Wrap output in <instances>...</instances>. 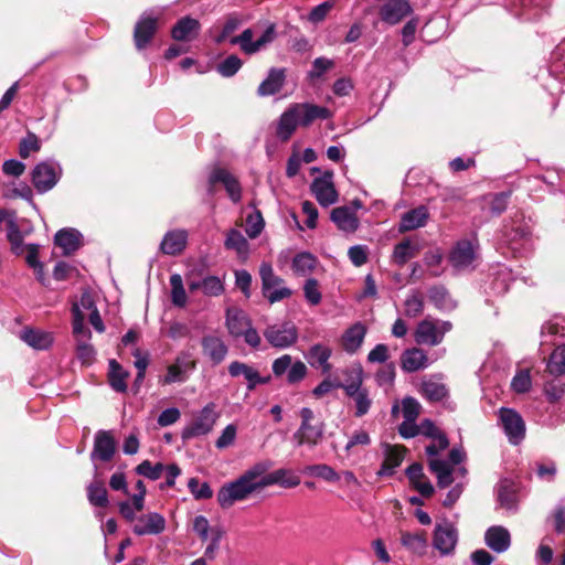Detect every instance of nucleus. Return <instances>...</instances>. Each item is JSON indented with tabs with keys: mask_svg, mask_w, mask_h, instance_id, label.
I'll return each instance as SVG.
<instances>
[{
	"mask_svg": "<svg viewBox=\"0 0 565 565\" xmlns=\"http://www.w3.org/2000/svg\"><path fill=\"white\" fill-rule=\"evenodd\" d=\"M332 113L329 108L311 103H295L289 105L280 115L276 136L279 140L288 141L298 127H309L317 119H329Z\"/></svg>",
	"mask_w": 565,
	"mask_h": 565,
	"instance_id": "nucleus-1",
	"label": "nucleus"
},
{
	"mask_svg": "<svg viewBox=\"0 0 565 565\" xmlns=\"http://www.w3.org/2000/svg\"><path fill=\"white\" fill-rule=\"evenodd\" d=\"M268 469L266 463H256L234 481L221 487L217 492V502L223 509H228L238 501H244L254 492L262 490L260 475Z\"/></svg>",
	"mask_w": 565,
	"mask_h": 565,
	"instance_id": "nucleus-2",
	"label": "nucleus"
},
{
	"mask_svg": "<svg viewBox=\"0 0 565 565\" xmlns=\"http://www.w3.org/2000/svg\"><path fill=\"white\" fill-rule=\"evenodd\" d=\"M225 318L226 328L233 338H243L245 343L253 349H257L260 345V335L253 327L250 318L244 310L239 308H228Z\"/></svg>",
	"mask_w": 565,
	"mask_h": 565,
	"instance_id": "nucleus-3",
	"label": "nucleus"
},
{
	"mask_svg": "<svg viewBox=\"0 0 565 565\" xmlns=\"http://www.w3.org/2000/svg\"><path fill=\"white\" fill-rule=\"evenodd\" d=\"M465 458V452L459 448H452L449 452L448 460L430 459L429 469L437 478L439 488H447L454 482V473L465 477L466 468H456Z\"/></svg>",
	"mask_w": 565,
	"mask_h": 565,
	"instance_id": "nucleus-4",
	"label": "nucleus"
},
{
	"mask_svg": "<svg viewBox=\"0 0 565 565\" xmlns=\"http://www.w3.org/2000/svg\"><path fill=\"white\" fill-rule=\"evenodd\" d=\"M300 426L294 434V439L298 446L307 445L309 447L317 446L323 437L324 424L322 420L315 416V413L309 407H302L299 412Z\"/></svg>",
	"mask_w": 565,
	"mask_h": 565,
	"instance_id": "nucleus-5",
	"label": "nucleus"
},
{
	"mask_svg": "<svg viewBox=\"0 0 565 565\" xmlns=\"http://www.w3.org/2000/svg\"><path fill=\"white\" fill-rule=\"evenodd\" d=\"M262 292L270 303H275L291 297L292 290L285 286V280L274 273L269 263L259 266Z\"/></svg>",
	"mask_w": 565,
	"mask_h": 565,
	"instance_id": "nucleus-6",
	"label": "nucleus"
},
{
	"mask_svg": "<svg viewBox=\"0 0 565 565\" xmlns=\"http://www.w3.org/2000/svg\"><path fill=\"white\" fill-rule=\"evenodd\" d=\"M478 248L479 245L476 238L458 241L449 253L450 265L458 271L475 269Z\"/></svg>",
	"mask_w": 565,
	"mask_h": 565,
	"instance_id": "nucleus-7",
	"label": "nucleus"
},
{
	"mask_svg": "<svg viewBox=\"0 0 565 565\" xmlns=\"http://www.w3.org/2000/svg\"><path fill=\"white\" fill-rule=\"evenodd\" d=\"M254 31L248 28L244 30L239 35L233 36L230 39V43L232 45H238L243 53L247 55H253L263 49H265L268 44L273 43L276 39V28L275 24H269L264 33L255 41H253Z\"/></svg>",
	"mask_w": 565,
	"mask_h": 565,
	"instance_id": "nucleus-8",
	"label": "nucleus"
},
{
	"mask_svg": "<svg viewBox=\"0 0 565 565\" xmlns=\"http://www.w3.org/2000/svg\"><path fill=\"white\" fill-rule=\"evenodd\" d=\"M451 328L452 326L449 321L426 318L418 323L414 338L418 344L435 347L443 341L444 335L450 331Z\"/></svg>",
	"mask_w": 565,
	"mask_h": 565,
	"instance_id": "nucleus-9",
	"label": "nucleus"
},
{
	"mask_svg": "<svg viewBox=\"0 0 565 565\" xmlns=\"http://www.w3.org/2000/svg\"><path fill=\"white\" fill-rule=\"evenodd\" d=\"M458 530L455 524L444 520L435 526L433 546L441 556L452 555L458 543Z\"/></svg>",
	"mask_w": 565,
	"mask_h": 565,
	"instance_id": "nucleus-10",
	"label": "nucleus"
},
{
	"mask_svg": "<svg viewBox=\"0 0 565 565\" xmlns=\"http://www.w3.org/2000/svg\"><path fill=\"white\" fill-rule=\"evenodd\" d=\"M217 417L215 404L209 403L201 409L193 422L183 429L182 437L190 439L209 434L213 429Z\"/></svg>",
	"mask_w": 565,
	"mask_h": 565,
	"instance_id": "nucleus-11",
	"label": "nucleus"
},
{
	"mask_svg": "<svg viewBox=\"0 0 565 565\" xmlns=\"http://www.w3.org/2000/svg\"><path fill=\"white\" fill-rule=\"evenodd\" d=\"M499 418L509 441L513 445L520 444L525 437V423L522 416L512 408L502 407Z\"/></svg>",
	"mask_w": 565,
	"mask_h": 565,
	"instance_id": "nucleus-12",
	"label": "nucleus"
},
{
	"mask_svg": "<svg viewBox=\"0 0 565 565\" xmlns=\"http://www.w3.org/2000/svg\"><path fill=\"white\" fill-rule=\"evenodd\" d=\"M61 168L54 162H40L32 171V183L39 193L50 191L58 181Z\"/></svg>",
	"mask_w": 565,
	"mask_h": 565,
	"instance_id": "nucleus-13",
	"label": "nucleus"
},
{
	"mask_svg": "<svg viewBox=\"0 0 565 565\" xmlns=\"http://www.w3.org/2000/svg\"><path fill=\"white\" fill-rule=\"evenodd\" d=\"M267 342L277 349H286L298 340V330L291 323L268 326L264 331Z\"/></svg>",
	"mask_w": 565,
	"mask_h": 565,
	"instance_id": "nucleus-14",
	"label": "nucleus"
},
{
	"mask_svg": "<svg viewBox=\"0 0 565 565\" xmlns=\"http://www.w3.org/2000/svg\"><path fill=\"white\" fill-rule=\"evenodd\" d=\"M195 367V362L186 351L180 352L174 362L167 367V374L160 379V383L169 385L172 383H182L188 379V373Z\"/></svg>",
	"mask_w": 565,
	"mask_h": 565,
	"instance_id": "nucleus-15",
	"label": "nucleus"
},
{
	"mask_svg": "<svg viewBox=\"0 0 565 565\" xmlns=\"http://www.w3.org/2000/svg\"><path fill=\"white\" fill-rule=\"evenodd\" d=\"M311 192L322 206H330L338 201V192L332 181V173H324L311 183Z\"/></svg>",
	"mask_w": 565,
	"mask_h": 565,
	"instance_id": "nucleus-16",
	"label": "nucleus"
},
{
	"mask_svg": "<svg viewBox=\"0 0 565 565\" xmlns=\"http://www.w3.org/2000/svg\"><path fill=\"white\" fill-rule=\"evenodd\" d=\"M228 374L232 377L243 376L247 383L248 391H253L257 385L267 384L270 381V376H262L254 366L241 361L230 363Z\"/></svg>",
	"mask_w": 565,
	"mask_h": 565,
	"instance_id": "nucleus-17",
	"label": "nucleus"
},
{
	"mask_svg": "<svg viewBox=\"0 0 565 565\" xmlns=\"http://www.w3.org/2000/svg\"><path fill=\"white\" fill-rule=\"evenodd\" d=\"M116 451V441L108 430H98L94 438V448L90 454L93 462L96 460L109 461Z\"/></svg>",
	"mask_w": 565,
	"mask_h": 565,
	"instance_id": "nucleus-18",
	"label": "nucleus"
},
{
	"mask_svg": "<svg viewBox=\"0 0 565 565\" xmlns=\"http://www.w3.org/2000/svg\"><path fill=\"white\" fill-rule=\"evenodd\" d=\"M412 13V7L406 0H388L380 8L383 22L395 25Z\"/></svg>",
	"mask_w": 565,
	"mask_h": 565,
	"instance_id": "nucleus-19",
	"label": "nucleus"
},
{
	"mask_svg": "<svg viewBox=\"0 0 565 565\" xmlns=\"http://www.w3.org/2000/svg\"><path fill=\"white\" fill-rule=\"evenodd\" d=\"M157 31V18L145 12L135 25L134 40L137 50H142L151 41Z\"/></svg>",
	"mask_w": 565,
	"mask_h": 565,
	"instance_id": "nucleus-20",
	"label": "nucleus"
},
{
	"mask_svg": "<svg viewBox=\"0 0 565 565\" xmlns=\"http://www.w3.org/2000/svg\"><path fill=\"white\" fill-rule=\"evenodd\" d=\"M209 182L211 185L210 192H212V186L220 182L224 185L230 199L237 203L242 199V188L238 180L227 170L225 169H215L209 177Z\"/></svg>",
	"mask_w": 565,
	"mask_h": 565,
	"instance_id": "nucleus-21",
	"label": "nucleus"
},
{
	"mask_svg": "<svg viewBox=\"0 0 565 565\" xmlns=\"http://www.w3.org/2000/svg\"><path fill=\"white\" fill-rule=\"evenodd\" d=\"M201 347L204 356H206L213 365L221 364L228 353V347L225 342L214 334L204 335L201 339Z\"/></svg>",
	"mask_w": 565,
	"mask_h": 565,
	"instance_id": "nucleus-22",
	"label": "nucleus"
},
{
	"mask_svg": "<svg viewBox=\"0 0 565 565\" xmlns=\"http://www.w3.org/2000/svg\"><path fill=\"white\" fill-rule=\"evenodd\" d=\"M166 529L164 518L157 513L150 512L138 518L132 531L137 535L160 534Z\"/></svg>",
	"mask_w": 565,
	"mask_h": 565,
	"instance_id": "nucleus-23",
	"label": "nucleus"
},
{
	"mask_svg": "<svg viewBox=\"0 0 565 565\" xmlns=\"http://www.w3.org/2000/svg\"><path fill=\"white\" fill-rule=\"evenodd\" d=\"M300 483V478L291 470L280 468L267 475H260V486L264 488L279 484L282 488H295Z\"/></svg>",
	"mask_w": 565,
	"mask_h": 565,
	"instance_id": "nucleus-24",
	"label": "nucleus"
},
{
	"mask_svg": "<svg viewBox=\"0 0 565 565\" xmlns=\"http://www.w3.org/2000/svg\"><path fill=\"white\" fill-rule=\"evenodd\" d=\"M484 541L488 547L495 553H503L511 545V535L508 529L501 525L489 527L484 534Z\"/></svg>",
	"mask_w": 565,
	"mask_h": 565,
	"instance_id": "nucleus-25",
	"label": "nucleus"
},
{
	"mask_svg": "<svg viewBox=\"0 0 565 565\" xmlns=\"http://www.w3.org/2000/svg\"><path fill=\"white\" fill-rule=\"evenodd\" d=\"M285 81V68H270L267 77L259 84L257 88L258 96L266 97L277 94L282 88Z\"/></svg>",
	"mask_w": 565,
	"mask_h": 565,
	"instance_id": "nucleus-26",
	"label": "nucleus"
},
{
	"mask_svg": "<svg viewBox=\"0 0 565 565\" xmlns=\"http://www.w3.org/2000/svg\"><path fill=\"white\" fill-rule=\"evenodd\" d=\"M82 234L75 228H62L54 236V244L63 249L64 255H71L83 244Z\"/></svg>",
	"mask_w": 565,
	"mask_h": 565,
	"instance_id": "nucleus-27",
	"label": "nucleus"
},
{
	"mask_svg": "<svg viewBox=\"0 0 565 565\" xmlns=\"http://www.w3.org/2000/svg\"><path fill=\"white\" fill-rule=\"evenodd\" d=\"M188 233L184 230H174L168 232L160 244L163 254L175 256L183 252L186 246Z\"/></svg>",
	"mask_w": 565,
	"mask_h": 565,
	"instance_id": "nucleus-28",
	"label": "nucleus"
},
{
	"mask_svg": "<svg viewBox=\"0 0 565 565\" xmlns=\"http://www.w3.org/2000/svg\"><path fill=\"white\" fill-rule=\"evenodd\" d=\"M20 339L35 350H46L53 343L52 333L33 328H24L20 332Z\"/></svg>",
	"mask_w": 565,
	"mask_h": 565,
	"instance_id": "nucleus-29",
	"label": "nucleus"
},
{
	"mask_svg": "<svg viewBox=\"0 0 565 565\" xmlns=\"http://www.w3.org/2000/svg\"><path fill=\"white\" fill-rule=\"evenodd\" d=\"M366 334V328L361 323L356 322L351 326L342 335V348L345 352L353 354L362 345Z\"/></svg>",
	"mask_w": 565,
	"mask_h": 565,
	"instance_id": "nucleus-30",
	"label": "nucleus"
},
{
	"mask_svg": "<svg viewBox=\"0 0 565 565\" xmlns=\"http://www.w3.org/2000/svg\"><path fill=\"white\" fill-rule=\"evenodd\" d=\"M429 217L428 209L420 205L403 214L399 232H408L426 225Z\"/></svg>",
	"mask_w": 565,
	"mask_h": 565,
	"instance_id": "nucleus-31",
	"label": "nucleus"
},
{
	"mask_svg": "<svg viewBox=\"0 0 565 565\" xmlns=\"http://www.w3.org/2000/svg\"><path fill=\"white\" fill-rule=\"evenodd\" d=\"M331 220L339 230L353 233L359 227V220L355 213L348 206H339L332 210Z\"/></svg>",
	"mask_w": 565,
	"mask_h": 565,
	"instance_id": "nucleus-32",
	"label": "nucleus"
},
{
	"mask_svg": "<svg viewBox=\"0 0 565 565\" xmlns=\"http://www.w3.org/2000/svg\"><path fill=\"white\" fill-rule=\"evenodd\" d=\"M401 366L405 372H416L428 366V358L418 348L407 349L401 356Z\"/></svg>",
	"mask_w": 565,
	"mask_h": 565,
	"instance_id": "nucleus-33",
	"label": "nucleus"
},
{
	"mask_svg": "<svg viewBox=\"0 0 565 565\" xmlns=\"http://www.w3.org/2000/svg\"><path fill=\"white\" fill-rule=\"evenodd\" d=\"M200 26L196 19L184 17L172 28L171 35L177 41H191L199 33Z\"/></svg>",
	"mask_w": 565,
	"mask_h": 565,
	"instance_id": "nucleus-34",
	"label": "nucleus"
},
{
	"mask_svg": "<svg viewBox=\"0 0 565 565\" xmlns=\"http://www.w3.org/2000/svg\"><path fill=\"white\" fill-rule=\"evenodd\" d=\"M384 461L377 471L379 477H390L394 475L395 469L402 463L404 449L397 446H386Z\"/></svg>",
	"mask_w": 565,
	"mask_h": 565,
	"instance_id": "nucleus-35",
	"label": "nucleus"
},
{
	"mask_svg": "<svg viewBox=\"0 0 565 565\" xmlns=\"http://www.w3.org/2000/svg\"><path fill=\"white\" fill-rule=\"evenodd\" d=\"M401 544L411 553L424 555L428 547L425 532H402Z\"/></svg>",
	"mask_w": 565,
	"mask_h": 565,
	"instance_id": "nucleus-36",
	"label": "nucleus"
},
{
	"mask_svg": "<svg viewBox=\"0 0 565 565\" xmlns=\"http://www.w3.org/2000/svg\"><path fill=\"white\" fill-rule=\"evenodd\" d=\"M319 262L311 253L302 252L297 254L291 262V268L296 276L307 277L310 276Z\"/></svg>",
	"mask_w": 565,
	"mask_h": 565,
	"instance_id": "nucleus-37",
	"label": "nucleus"
},
{
	"mask_svg": "<svg viewBox=\"0 0 565 565\" xmlns=\"http://www.w3.org/2000/svg\"><path fill=\"white\" fill-rule=\"evenodd\" d=\"M419 392L430 402H440L448 396L447 386L440 380L434 377L424 380Z\"/></svg>",
	"mask_w": 565,
	"mask_h": 565,
	"instance_id": "nucleus-38",
	"label": "nucleus"
},
{
	"mask_svg": "<svg viewBox=\"0 0 565 565\" xmlns=\"http://www.w3.org/2000/svg\"><path fill=\"white\" fill-rule=\"evenodd\" d=\"M331 350L322 344L312 345L306 358L311 366L321 367L323 373H328L331 370V365L328 362L331 356Z\"/></svg>",
	"mask_w": 565,
	"mask_h": 565,
	"instance_id": "nucleus-39",
	"label": "nucleus"
},
{
	"mask_svg": "<svg viewBox=\"0 0 565 565\" xmlns=\"http://www.w3.org/2000/svg\"><path fill=\"white\" fill-rule=\"evenodd\" d=\"M128 377L129 372L124 370V367L116 360L109 361L108 383L115 392H127L126 381Z\"/></svg>",
	"mask_w": 565,
	"mask_h": 565,
	"instance_id": "nucleus-40",
	"label": "nucleus"
},
{
	"mask_svg": "<svg viewBox=\"0 0 565 565\" xmlns=\"http://www.w3.org/2000/svg\"><path fill=\"white\" fill-rule=\"evenodd\" d=\"M343 374L345 375V380L343 383L337 382L335 386L339 388H342L345 394H348L351 391L354 390H361L363 388V370L360 365L347 367L343 371Z\"/></svg>",
	"mask_w": 565,
	"mask_h": 565,
	"instance_id": "nucleus-41",
	"label": "nucleus"
},
{
	"mask_svg": "<svg viewBox=\"0 0 565 565\" xmlns=\"http://www.w3.org/2000/svg\"><path fill=\"white\" fill-rule=\"evenodd\" d=\"M428 298L436 308L443 311H451L457 307V302L443 286L431 287L428 291Z\"/></svg>",
	"mask_w": 565,
	"mask_h": 565,
	"instance_id": "nucleus-42",
	"label": "nucleus"
},
{
	"mask_svg": "<svg viewBox=\"0 0 565 565\" xmlns=\"http://www.w3.org/2000/svg\"><path fill=\"white\" fill-rule=\"evenodd\" d=\"M354 402V416L363 417L366 415L372 407V398L370 397L369 390L363 387L361 390H354L345 394Z\"/></svg>",
	"mask_w": 565,
	"mask_h": 565,
	"instance_id": "nucleus-43",
	"label": "nucleus"
},
{
	"mask_svg": "<svg viewBox=\"0 0 565 565\" xmlns=\"http://www.w3.org/2000/svg\"><path fill=\"white\" fill-rule=\"evenodd\" d=\"M418 254V247L409 239L398 243L393 250V260L396 265L403 266Z\"/></svg>",
	"mask_w": 565,
	"mask_h": 565,
	"instance_id": "nucleus-44",
	"label": "nucleus"
},
{
	"mask_svg": "<svg viewBox=\"0 0 565 565\" xmlns=\"http://www.w3.org/2000/svg\"><path fill=\"white\" fill-rule=\"evenodd\" d=\"M87 498L92 505L105 508L108 505L107 490L100 480H94L87 487Z\"/></svg>",
	"mask_w": 565,
	"mask_h": 565,
	"instance_id": "nucleus-45",
	"label": "nucleus"
},
{
	"mask_svg": "<svg viewBox=\"0 0 565 565\" xmlns=\"http://www.w3.org/2000/svg\"><path fill=\"white\" fill-rule=\"evenodd\" d=\"M225 247L234 249L237 255L245 259L248 255V242L237 230H231L225 239Z\"/></svg>",
	"mask_w": 565,
	"mask_h": 565,
	"instance_id": "nucleus-46",
	"label": "nucleus"
},
{
	"mask_svg": "<svg viewBox=\"0 0 565 565\" xmlns=\"http://www.w3.org/2000/svg\"><path fill=\"white\" fill-rule=\"evenodd\" d=\"M498 501L501 508H504L507 510H515L516 493L512 483L508 481H503L500 483L498 488Z\"/></svg>",
	"mask_w": 565,
	"mask_h": 565,
	"instance_id": "nucleus-47",
	"label": "nucleus"
},
{
	"mask_svg": "<svg viewBox=\"0 0 565 565\" xmlns=\"http://www.w3.org/2000/svg\"><path fill=\"white\" fill-rule=\"evenodd\" d=\"M546 369L554 376L565 374V345L557 347L551 353Z\"/></svg>",
	"mask_w": 565,
	"mask_h": 565,
	"instance_id": "nucleus-48",
	"label": "nucleus"
},
{
	"mask_svg": "<svg viewBox=\"0 0 565 565\" xmlns=\"http://www.w3.org/2000/svg\"><path fill=\"white\" fill-rule=\"evenodd\" d=\"M85 315L79 310L78 306H73V333L77 342L89 341L92 332L84 326Z\"/></svg>",
	"mask_w": 565,
	"mask_h": 565,
	"instance_id": "nucleus-49",
	"label": "nucleus"
},
{
	"mask_svg": "<svg viewBox=\"0 0 565 565\" xmlns=\"http://www.w3.org/2000/svg\"><path fill=\"white\" fill-rule=\"evenodd\" d=\"M171 286V301L177 307H184L186 303V292L183 287V280L181 275L173 274L170 276Z\"/></svg>",
	"mask_w": 565,
	"mask_h": 565,
	"instance_id": "nucleus-50",
	"label": "nucleus"
},
{
	"mask_svg": "<svg viewBox=\"0 0 565 565\" xmlns=\"http://www.w3.org/2000/svg\"><path fill=\"white\" fill-rule=\"evenodd\" d=\"M303 297L310 306H318L322 300L319 282L316 278H308L303 284Z\"/></svg>",
	"mask_w": 565,
	"mask_h": 565,
	"instance_id": "nucleus-51",
	"label": "nucleus"
},
{
	"mask_svg": "<svg viewBox=\"0 0 565 565\" xmlns=\"http://www.w3.org/2000/svg\"><path fill=\"white\" fill-rule=\"evenodd\" d=\"M164 466L160 462L152 465L149 460H143L136 468V472L150 480H158L162 476Z\"/></svg>",
	"mask_w": 565,
	"mask_h": 565,
	"instance_id": "nucleus-52",
	"label": "nucleus"
},
{
	"mask_svg": "<svg viewBox=\"0 0 565 565\" xmlns=\"http://www.w3.org/2000/svg\"><path fill=\"white\" fill-rule=\"evenodd\" d=\"M188 488L196 500H206L212 498L213 491L207 482H200L196 478L188 481Z\"/></svg>",
	"mask_w": 565,
	"mask_h": 565,
	"instance_id": "nucleus-53",
	"label": "nucleus"
},
{
	"mask_svg": "<svg viewBox=\"0 0 565 565\" xmlns=\"http://www.w3.org/2000/svg\"><path fill=\"white\" fill-rule=\"evenodd\" d=\"M307 470L311 476L321 478L327 481L337 482L340 479L337 471L332 467L324 463L309 466Z\"/></svg>",
	"mask_w": 565,
	"mask_h": 565,
	"instance_id": "nucleus-54",
	"label": "nucleus"
},
{
	"mask_svg": "<svg viewBox=\"0 0 565 565\" xmlns=\"http://www.w3.org/2000/svg\"><path fill=\"white\" fill-rule=\"evenodd\" d=\"M242 67V61L236 55H230L217 65V72L224 77L235 75Z\"/></svg>",
	"mask_w": 565,
	"mask_h": 565,
	"instance_id": "nucleus-55",
	"label": "nucleus"
},
{
	"mask_svg": "<svg viewBox=\"0 0 565 565\" xmlns=\"http://www.w3.org/2000/svg\"><path fill=\"white\" fill-rule=\"evenodd\" d=\"M420 404L414 397L407 396L402 401L404 420L416 422L420 414Z\"/></svg>",
	"mask_w": 565,
	"mask_h": 565,
	"instance_id": "nucleus-56",
	"label": "nucleus"
},
{
	"mask_svg": "<svg viewBox=\"0 0 565 565\" xmlns=\"http://www.w3.org/2000/svg\"><path fill=\"white\" fill-rule=\"evenodd\" d=\"M203 294L210 297H217L224 292V284L216 276H209L202 280Z\"/></svg>",
	"mask_w": 565,
	"mask_h": 565,
	"instance_id": "nucleus-57",
	"label": "nucleus"
},
{
	"mask_svg": "<svg viewBox=\"0 0 565 565\" xmlns=\"http://www.w3.org/2000/svg\"><path fill=\"white\" fill-rule=\"evenodd\" d=\"M405 315L407 317L414 318L417 317L423 312L424 309V300L423 297L414 292L411 296H408L405 300Z\"/></svg>",
	"mask_w": 565,
	"mask_h": 565,
	"instance_id": "nucleus-58",
	"label": "nucleus"
},
{
	"mask_svg": "<svg viewBox=\"0 0 565 565\" xmlns=\"http://www.w3.org/2000/svg\"><path fill=\"white\" fill-rule=\"evenodd\" d=\"M334 66V62L327 57H317L312 62V67L308 73L310 79H317Z\"/></svg>",
	"mask_w": 565,
	"mask_h": 565,
	"instance_id": "nucleus-59",
	"label": "nucleus"
},
{
	"mask_svg": "<svg viewBox=\"0 0 565 565\" xmlns=\"http://www.w3.org/2000/svg\"><path fill=\"white\" fill-rule=\"evenodd\" d=\"M96 351L88 341L77 342L76 356L83 365H90L95 361Z\"/></svg>",
	"mask_w": 565,
	"mask_h": 565,
	"instance_id": "nucleus-60",
	"label": "nucleus"
},
{
	"mask_svg": "<svg viewBox=\"0 0 565 565\" xmlns=\"http://www.w3.org/2000/svg\"><path fill=\"white\" fill-rule=\"evenodd\" d=\"M532 380L529 370L518 372L512 379L511 386L516 393H525L531 388Z\"/></svg>",
	"mask_w": 565,
	"mask_h": 565,
	"instance_id": "nucleus-61",
	"label": "nucleus"
},
{
	"mask_svg": "<svg viewBox=\"0 0 565 565\" xmlns=\"http://www.w3.org/2000/svg\"><path fill=\"white\" fill-rule=\"evenodd\" d=\"M307 371V366L302 361H292L291 366H289V370L287 372V382L289 384L299 383L306 377Z\"/></svg>",
	"mask_w": 565,
	"mask_h": 565,
	"instance_id": "nucleus-62",
	"label": "nucleus"
},
{
	"mask_svg": "<svg viewBox=\"0 0 565 565\" xmlns=\"http://www.w3.org/2000/svg\"><path fill=\"white\" fill-rule=\"evenodd\" d=\"M264 228V220L259 212L250 214L246 218V233L250 238L257 237Z\"/></svg>",
	"mask_w": 565,
	"mask_h": 565,
	"instance_id": "nucleus-63",
	"label": "nucleus"
},
{
	"mask_svg": "<svg viewBox=\"0 0 565 565\" xmlns=\"http://www.w3.org/2000/svg\"><path fill=\"white\" fill-rule=\"evenodd\" d=\"M241 25V20L239 18H237L236 15H231L226 19L224 25H223V29L222 31L220 32L218 35L215 36V42L217 44H221L223 43L224 41H226V39L233 33L235 32L238 26Z\"/></svg>",
	"mask_w": 565,
	"mask_h": 565,
	"instance_id": "nucleus-64",
	"label": "nucleus"
}]
</instances>
